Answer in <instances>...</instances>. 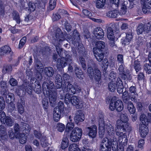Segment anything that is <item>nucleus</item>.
Instances as JSON below:
<instances>
[{"mask_svg": "<svg viewBox=\"0 0 151 151\" xmlns=\"http://www.w3.org/2000/svg\"><path fill=\"white\" fill-rule=\"evenodd\" d=\"M65 40L62 32L59 28H58L55 36L53 37L51 42L56 47V51L61 58H58L57 63L58 68H63L67 65V63L71 61V57L68 54L67 52H65L64 50L61 48L60 45L61 42Z\"/></svg>", "mask_w": 151, "mask_h": 151, "instance_id": "nucleus-1", "label": "nucleus"}, {"mask_svg": "<svg viewBox=\"0 0 151 151\" xmlns=\"http://www.w3.org/2000/svg\"><path fill=\"white\" fill-rule=\"evenodd\" d=\"M120 118V120H118L117 121L115 132L116 135L119 137V143L124 145L126 144L127 141L126 133V129L130 131L131 128L127 122L128 119L127 114H121Z\"/></svg>", "mask_w": 151, "mask_h": 151, "instance_id": "nucleus-2", "label": "nucleus"}, {"mask_svg": "<svg viewBox=\"0 0 151 151\" xmlns=\"http://www.w3.org/2000/svg\"><path fill=\"white\" fill-rule=\"evenodd\" d=\"M42 87L43 93L48 96L50 103L54 104L57 99V94L56 89L54 88V83L52 81L49 82L48 83L44 82Z\"/></svg>", "mask_w": 151, "mask_h": 151, "instance_id": "nucleus-3", "label": "nucleus"}, {"mask_svg": "<svg viewBox=\"0 0 151 151\" xmlns=\"http://www.w3.org/2000/svg\"><path fill=\"white\" fill-rule=\"evenodd\" d=\"M99 134L100 137L102 138L104 134L105 131L106 130L110 136H111L112 139L113 137H113L115 134V131L114 128L113 126L109 123H107L105 124L104 123V116L102 114H101L99 116ZM109 139H111L109 138Z\"/></svg>", "mask_w": 151, "mask_h": 151, "instance_id": "nucleus-4", "label": "nucleus"}, {"mask_svg": "<svg viewBox=\"0 0 151 151\" xmlns=\"http://www.w3.org/2000/svg\"><path fill=\"white\" fill-rule=\"evenodd\" d=\"M111 147L113 151H116L118 149L117 139L114 137L112 139L104 138L100 145V151H110Z\"/></svg>", "mask_w": 151, "mask_h": 151, "instance_id": "nucleus-5", "label": "nucleus"}, {"mask_svg": "<svg viewBox=\"0 0 151 151\" xmlns=\"http://www.w3.org/2000/svg\"><path fill=\"white\" fill-rule=\"evenodd\" d=\"M65 102L67 104L70 102L73 105L78 108H81L83 106L82 102L80 97L76 96H73L71 97V95L69 93L66 94L65 97Z\"/></svg>", "mask_w": 151, "mask_h": 151, "instance_id": "nucleus-6", "label": "nucleus"}, {"mask_svg": "<svg viewBox=\"0 0 151 151\" xmlns=\"http://www.w3.org/2000/svg\"><path fill=\"white\" fill-rule=\"evenodd\" d=\"M88 67L87 72L88 76L91 79H93V77L96 81H99L101 78V73L100 71L98 69H95L93 70V68L90 66L91 64H93L92 61L91 60L88 61Z\"/></svg>", "mask_w": 151, "mask_h": 151, "instance_id": "nucleus-7", "label": "nucleus"}, {"mask_svg": "<svg viewBox=\"0 0 151 151\" xmlns=\"http://www.w3.org/2000/svg\"><path fill=\"white\" fill-rule=\"evenodd\" d=\"M82 129L78 127L74 128L72 131L70 135V140L74 142L80 140L82 135Z\"/></svg>", "mask_w": 151, "mask_h": 151, "instance_id": "nucleus-8", "label": "nucleus"}, {"mask_svg": "<svg viewBox=\"0 0 151 151\" xmlns=\"http://www.w3.org/2000/svg\"><path fill=\"white\" fill-rule=\"evenodd\" d=\"M109 108L111 111H114L115 109L117 111H121L124 108L123 104L121 100H118L114 102L111 101Z\"/></svg>", "mask_w": 151, "mask_h": 151, "instance_id": "nucleus-9", "label": "nucleus"}, {"mask_svg": "<svg viewBox=\"0 0 151 151\" xmlns=\"http://www.w3.org/2000/svg\"><path fill=\"white\" fill-rule=\"evenodd\" d=\"M33 86L32 85H29L27 83H24L22 86L17 87L16 92L19 95H20V91H26L29 94H31L32 91Z\"/></svg>", "mask_w": 151, "mask_h": 151, "instance_id": "nucleus-10", "label": "nucleus"}, {"mask_svg": "<svg viewBox=\"0 0 151 151\" xmlns=\"http://www.w3.org/2000/svg\"><path fill=\"white\" fill-rule=\"evenodd\" d=\"M151 30V22L147 24H139L137 28V31L138 35L142 34L143 32H148Z\"/></svg>", "mask_w": 151, "mask_h": 151, "instance_id": "nucleus-11", "label": "nucleus"}, {"mask_svg": "<svg viewBox=\"0 0 151 151\" xmlns=\"http://www.w3.org/2000/svg\"><path fill=\"white\" fill-rule=\"evenodd\" d=\"M107 36L109 40V44L111 46L113 47L115 46L114 40L116 36V34L114 32L112 28L109 27L107 29Z\"/></svg>", "mask_w": 151, "mask_h": 151, "instance_id": "nucleus-12", "label": "nucleus"}, {"mask_svg": "<svg viewBox=\"0 0 151 151\" xmlns=\"http://www.w3.org/2000/svg\"><path fill=\"white\" fill-rule=\"evenodd\" d=\"M119 73L121 75L122 78L124 80L127 79L128 80H131L130 75L129 73L127 72H125L124 70V66L122 64L119 66L118 69Z\"/></svg>", "mask_w": 151, "mask_h": 151, "instance_id": "nucleus-13", "label": "nucleus"}, {"mask_svg": "<svg viewBox=\"0 0 151 151\" xmlns=\"http://www.w3.org/2000/svg\"><path fill=\"white\" fill-rule=\"evenodd\" d=\"M144 5L142 8L143 12L145 13L151 12V0H142Z\"/></svg>", "mask_w": 151, "mask_h": 151, "instance_id": "nucleus-14", "label": "nucleus"}, {"mask_svg": "<svg viewBox=\"0 0 151 151\" xmlns=\"http://www.w3.org/2000/svg\"><path fill=\"white\" fill-rule=\"evenodd\" d=\"M88 136L93 138L96 137L97 134V127L95 125L86 128Z\"/></svg>", "mask_w": 151, "mask_h": 151, "instance_id": "nucleus-15", "label": "nucleus"}, {"mask_svg": "<svg viewBox=\"0 0 151 151\" xmlns=\"http://www.w3.org/2000/svg\"><path fill=\"white\" fill-rule=\"evenodd\" d=\"M95 49L93 50L94 55L97 60L100 62L103 60L104 58V53L102 50Z\"/></svg>", "mask_w": 151, "mask_h": 151, "instance_id": "nucleus-16", "label": "nucleus"}, {"mask_svg": "<svg viewBox=\"0 0 151 151\" xmlns=\"http://www.w3.org/2000/svg\"><path fill=\"white\" fill-rule=\"evenodd\" d=\"M93 33L96 38L99 39L103 38L104 35L103 30L100 27L95 28L93 31Z\"/></svg>", "mask_w": 151, "mask_h": 151, "instance_id": "nucleus-17", "label": "nucleus"}, {"mask_svg": "<svg viewBox=\"0 0 151 151\" xmlns=\"http://www.w3.org/2000/svg\"><path fill=\"white\" fill-rule=\"evenodd\" d=\"M63 92H68L69 93L75 94L76 91V89L72 85L68 83L66 86L64 88H63Z\"/></svg>", "mask_w": 151, "mask_h": 151, "instance_id": "nucleus-18", "label": "nucleus"}, {"mask_svg": "<svg viewBox=\"0 0 151 151\" xmlns=\"http://www.w3.org/2000/svg\"><path fill=\"white\" fill-rule=\"evenodd\" d=\"M139 131L141 137H145L147 135L148 132V129L146 125L140 124Z\"/></svg>", "mask_w": 151, "mask_h": 151, "instance_id": "nucleus-19", "label": "nucleus"}, {"mask_svg": "<svg viewBox=\"0 0 151 151\" xmlns=\"http://www.w3.org/2000/svg\"><path fill=\"white\" fill-rule=\"evenodd\" d=\"M116 86L118 92L119 94L122 93L123 91L124 86L123 83L119 78H118L117 79Z\"/></svg>", "mask_w": 151, "mask_h": 151, "instance_id": "nucleus-20", "label": "nucleus"}, {"mask_svg": "<svg viewBox=\"0 0 151 151\" xmlns=\"http://www.w3.org/2000/svg\"><path fill=\"white\" fill-rule=\"evenodd\" d=\"M63 112L58 108H55L54 111V119L55 121L58 122L61 118V113Z\"/></svg>", "mask_w": 151, "mask_h": 151, "instance_id": "nucleus-21", "label": "nucleus"}, {"mask_svg": "<svg viewBox=\"0 0 151 151\" xmlns=\"http://www.w3.org/2000/svg\"><path fill=\"white\" fill-rule=\"evenodd\" d=\"M11 48L8 46L5 45L0 48V55H4L9 53L11 54Z\"/></svg>", "mask_w": 151, "mask_h": 151, "instance_id": "nucleus-22", "label": "nucleus"}, {"mask_svg": "<svg viewBox=\"0 0 151 151\" xmlns=\"http://www.w3.org/2000/svg\"><path fill=\"white\" fill-rule=\"evenodd\" d=\"M40 143L42 147L43 148V150L42 151H48L50 145L46 140L45 137L41 138Z\"/></svg>", "mask_w": 151, "mask_h": 151, "instance_id": "nucleus-23", "label": "nucleus"}, {"mask_svg": "<svg viewBox=\"0 0 151 151\" xmlns=\"http://www.w3.org/2000/svg\"><path fill=\"white\" fill-rule=\"evenodd\" d=\"M5 99L6 102L8 103L13 102L14 99V96L13 94L11 93H8L6 95H3Z\"/></svg>", "mask_w": 151, "mask_h": 151, "instance_id": "nucleus-24", "label": "nucleus"}, {"mask_svg": "<svg viewBox=\"0 0 151 151\" xmlns=\"http://www.w3.org/2000/svg\"><path fill=\"white\" fill-rule=\"evenodd\" d=\"M25 102L21 100L17 103V107L18 111L20 114H22L24 113V109L23 106Z\"/></svg>", "mask_w": 151, "mask_h": 151, "instance_id": "nucleus-25", "label": "nucleus"}, {"mask_svg": "<svg viewBox=\"0 0 151 151\" xmlns=\"http://www.w3.org/2000/svg\"><path fill=\"white\" fill-rule=\"evenodd\" d=\"M14 123V120L12 117L7 116L5 120L3 121L2 124H6L9 127H12Z\"/></svg>", "mask_w": 151, "mask_h": 151, "instance_id": "nucleus-26", "label": "nucleus"}, {"mask_svg": "<svg viewBox=\"0 0 151 151\" xmlns=\"http://www.w3.org/2000/svg\"><path fill=\"white\" fill-rule=\"evenodd\" d=\"M84 115L81 112V111H78L77 112L74 117V119L76 121L78 122H83L84 121Z\"/></svg>", "mask_w": 151, "mask_h": 151, "instance_id": "nucleus-27", "label": "nucleus"}, {"mask_svg": "<svg viewBox=\"0 0 151 151\" xmlns=\"http://www.w3.org/2000/svg\"><path fill=\"white\" fill-rule=\"evenodd\" d=\"M0 87L1 88V93L2 95H6V88L7 87V83L6 81H1L0 82Z\"/></svg>", "mask_w": 151, "mask_h": 151, "instance_id": "nucleus-28", "label": "nucleus"}, {"mask_svg": "<svg viewBox=\"0 0 151 151\" xmlns=\"http://www.w3.org/2000/svg\"><path fill=\"white\" fill-rule=\"evenodd\" d=\"M44 71L46 75L49 77H52L54 73V70L52 67H45Z\"/></svg>", "mask_w": 151, "mask_h": 151, "instance_id": "nucleus-29", "label": "nucleus"}, {"mask_svg": "<svg viewBox=\"0 0 151 151\" xmlns=\"http://www.w3.org/2000/svg\"><path fill=\"white\" fill-rule=\"evenodd\" d=\"M119 14V11L117 10L110 11L107 13L106 15L109 17L115 18Z\"/></svg>", "mask_w": 151, "mask_h": 151, "instance_id": "nucleus-30", "label": "nucleus"}, {"mask_svg": "<svg viewBox=\"0 0 151 151\" xmlns=\"http://www.w3.org/2000/svg\"><path fill=\"white\" fill-rule=\"evenodd\" d=\"M75 72L77 77L79 79H81L83 78L84 76L82 70L77 66L75 67Z\"/></svg>", "mask_w": 151, "mask_h": 151, "instance_id": "nucleus-31", "label": "nucleus"}, {"mask_svg": "<svg viewBox=\"0 0 151 151\" xmlns=\"http://www.w3.org/2000/svg\"><path fill=\"white\" fill-rule=\"evenodd\" d=\"M105 47V44L104 42L101 41H98L96 43V47L93 48V50L95 49L99 50H102Z\"/></svg>", "mask_w": 151, "mask_h": 151, "instance_id": "nucleus-32", "label": "nucleus"}, {"mask_svg": "<svg viewBox=\"0 0 151 151\" xmlns=\"http://www.w3.org/2000/svg\"><path fill=\"white\" fill-rule=\"evenodd\" d=\"M6 134V129L4 126H0V141L3 140Z\"/></svg>", "mask_w": 151, "mask_h": 151, "instance_id": "nucleus-33", "label": "nucleus"}, {"mask_svg": "<svg viewBox=\"0 0 151 151\" xmlns=\"http://www.w3.org/2000/svg\"><path fill=\"white\" fill-rule=\"evenodd\" d=\"M12 70V67L11 65H4L2 69V73L3 74L10 73Z\"/></svg>", "mask_w": 151, "mask_h": 151, "instance_id": "nucleus-34", "label": "nucleus"}, {"mask_svg": "<svg viewBox=\"0 0 151 151\" xmlns=\"http://www.w3.org/2000/svg\"><path fill=\"white\" fill-rule=\"evenodd\" d=\"M20 143L22 144L25 143L27 139V135L24 134H20L19 137Z\"/></svg>", "mask_w": 151, "mask_h": 151, "instance_id": "nucleus-35", "label": "nucleus"}, {"mask_svg": "<svg viewBox=\"0 0 151 151\" xmlns=\"http://www.w3.org/2000/svg\"><path fill=\"white\" fill-rule=\"evenodd\" d=\"M80 40V35L76 30L73 31L72 40L74 42H78Z\"/></svg>", "mask_w": 151, "mask_h": 151, "instance_id": "nucleus-36", "label": "nucleus"}, {"mask_svg": "<svg viewBox=\"0 0 151 151\" xmlns=\"http://www.w3.org/2000/svg\"><path fill=\"white\" fill-rule=\"evenodd\" d=\"M127 108L128 110L131 113L133 114L135 113L136 109L132 102L130 101L128 102Z\"/></svg>", "mask_w": 151, "mask_h": 151, "instance_id": "nucleus-37", "label": "nucleus"}, {"mask_svg": "<svg viewBox=\"0 0 151 151\" xmlns=\"http://www.w3.org/2000/svg\"><path fill=\"white\" fill-rule=\"evenodd\" d=\"M68 145V140L66 137H63L61 142V148L64 149L67 147Z\"/></svg>", "mask_w": 151, "mask_h": 151, "instance_id": "nucleus-38", "label": "nucleus"}, {"mask_svg": "<svg viewBox=\"0 0 151 151\" xmlns=\"http://www.w3.org/2000/svg\"><path fill=\"white\" fill-rule=\"evenodd\" d=\"M140 120L142 123L141 124L147 125L148 123V119L146 115L144 114H142L140 116Z\"/></svg>", "mask_w": 151, "mask_h": 151, "instance_id": "nucleus-39", "label": "nucleus"}, {"mask_svg": "<svg viewBox=\"0 0 151 151\" xmlns=\"http://www.w3.org/2000/svg\"><path fill=\"white\" fill-rule=\"evenodd\" d=\"M106 3V0H97L96 6L98 8H101L103 7Z\"/></svg>", "mask_w": 151, "mask_h": 151, "instance_id": "nucleus-40", "label": "nucleus"}, {"mask_svg": "<svg viewBox=\"0 0 151 151\" xmlns=\"http://www.w3.org/2000/svg\"><path fill=\"white\" fill-rule=\"evenodd\" d=\"M69 151H81L78 146L75 143L70 145L69 147Z\"/></svg>", "mask_w": 151, "mask_h": 151, "instance_id": "nucleus-41", "label": "nucleus"}, {"mask_svg": "<svg viewBox=\"0 0 151 151\" xmlns=\"http://www.w3.org/2000/svg\"><path fill=\"white\" fill-rule=\"evenodd\" d=\"M17 132H16L15 131L14 132L13 129L12 128H10L9 129L8 132V135L10 139H13L15 137H17Z\"/></svg>", "mask_w": 151, "mask_h": 151, "instance_id": "nucleus-42", "label": "nucleus"}, {"mask_svg": "<svg viewBox=\"0 0 151 151\" xmlns=\"http://www.w3.org/2000/svg\"><path fill=\"white\" fill-rule=\"evenodd\" d=\"M56 128L58 132H62L65 129V126L61 123H58L56 125Z\"/></svg>", "mask_w": 151, "mask_h": 151, "instance_id": "nucleus-43", "label": "nucleus"}, {"mask_svg": "<svg viewBox=\"0 0 151 151\" xmlns=\"http://www.w3.org/2000/svg\"><path fill=\"white\" fill-rule=\"evenodd\" d=\"M13 16L14 19L16 21L17 23L19 24L20 21L18 13L16 11H13Z\"/></svg>", "mask_w": 151, "mask_h": 151, "instance_id": "nucleus-44", "label": "nucleus"}, {"mask_svg": "<svg viewBox=\"0 0 151 151\" xmlns=\"http://www.w3.org/2000/svg\"><path fill=\"white\" fill-rule=\"evenodd\" d=\"M114 81H111L108 84V88L109 90L111 92H114L115 91L116 88V85Z\"/></svg>", "mask_w": 151, "mask_h": 151, "instance_id": "nucleus-45", "label": "nucleus"}, {"mask_svg": "<svg viewBox=\"0 0 151 151\" xmlns=\"http://www.w3.org/2000/svg\"><path fill=\"white\" fill-rule=\"evenodd\" d=\"M134 67L136 72L142 69L139 62L137 60H135L134 62Z\"/></svg>", "mask_w": 151, "mask_h": 151, "instance_id": "nucleus-46", "label": "nucleus"}, {"mask_svg": "<svg viewBox=\"0 0 151 151\" xmlns=\"http://www.w3.org/2000/svg\"><path fill=\"white\" fill-rule=\"evenodd\" d=\"M109 63L108 59L106 58L102 60L101 63L102 67L104 70L107 69Z\"/></svg>", "mask_w": 151, "mask_h": 151, "instance_id": "nucleus-47", "label": "nucleus"}, {"mask_svg": "<svg viewBox=\"0 0 151 151\" xmlns=\"http://www.w3.org/2000/svg\"><path fill=\"white\" fill-rule=\"evenodd\" d=\"M138 96V95L137 93L130 94L129 98L133 102H136Z\"/></svg>", "mask_w": 151, "mask_h": 151, "instance_id": "nucleus-48", "label": "nucleus"}, {"mask_svg": "<svg viewBox=\"0 0 151 151\" xmlns=\"http://www.w3.org/2000/svg\"><path fill=\"white\" fill-rule=\"evenodd\" d=\"M116 73L114 71L111 72L109 76V79L111 81H114L116 77Z\"/></svg>", "mask_w": 151, "mask_h": 151, "instance_id": "nucleus-49", "label": "nucleus"}, {"mask_svg": "<svg viewBox=\"0 0 151 151\" xmlns=\"http://www.w3.org/2000/svg\"><path fill=\"white\" fill-rule=\"evenodd\" d=\"M56 0H50L49 2V8L51 10H53L55 7Z\"/></svg>", "mask_w": 151, "mask_h": 151, "instance_id": "nucleus-50", "label": "nucleus"}, {"mask_svg": "<svg viewBox=\"0 0 151 151\" xmlns=\"http://www.w3.org/2000/svg\"><path fill=\"white\" fill-rule=\"evenodd\" d=\"M28 6V10L30 11L33 12L36 9V6L35 4L32 2H30L29 3Z\"/></svg>", "mask_w": 151, "mask_h": 151, "instance_id": "nucleus-51", "label": "nucleus"}, {"mask_svg": "<svg viewBox=\"0 0 151 151\" xmlns=\"http://www.w3.org/2000/svg\"><path fill=\"white\" fill-rule=\"evenodd\" d=\"M74 127V124L72 122H68L67 124L66 127L65 131L68 132H69L73 129Z\"/></svg>", "mask_w": 151, "mask_h": 151, "instance_id": "nucleus-52", "label": "nucleus"}, {"mask_svg": "<svg viewBox=\"0 0 151 151\" xmlns=\"http://www.w3.org/2000/svg\"><path fill=\"white\" fill-rule=\"evenodd\" d=\"M144 69L147 73H151V65L148 64H146L144 66Z\"/></svg>", "mask_w": 151, "mask_h": 151, "instance_id": "nucleus-53", "label": "nucleus"}, {"mask_svg": "<svg viewBox=\"0 0 151 151\" xmlns=\"http://www.w3.org/2000/svg\"><path fill=\"white\" fill-rule=\"evenodd\" d=\"M5 106V104L3 98L1 97H0V110L4 109Z\"/></svg>", "mask_w": 151, "mask_h": 151, "instance_id": "nucleus-54", "label": "nucleus"}, {"mask_svg": "<svg viewBox=\"0 0 151 151\" xmlns=\"http://www.w3.org/2000/svg\"><path fill=\"white\" fill-rule=\"evenodd\" d=\"M6 117L7 116H6V115L4 111L2 110L0 111V120L1 123Z\"/></svg>", "mask_w": 151, "mask_h": 151, "instance_id": "nucleus-55", "label": "nucleus"}, {"mask_svg": "<svg viewBox=\"0 0 151 151\" xmlns=\"http://www.w3.org/2000/svg\"><path fill=\"white\" fill-rule=\"evenodd\" d=\"M26 37H23L20 40L19 44V47L21 48L23 46L25 43L26 40Z\"/></svg>", "mask_w": 151, "mask_h": 151, "instance_id": "nucleus-56", "label": "nucleus"}, {"mask_svg": "<svg viewBox=\"0 0 151 151\" xmlns=\"http://www.w3.org/2000/svg\"><path fill=\"white\" fill-rule=\"evenodd\" d=\"M10 84L13 86L17 85V81L14 78H11L9 81Z\"/></svg>", "mask_w": 151, "mask_h": 151, "instance_id": "nucleus-57", "label": "nucleus"}, {"mask_svg": "<svg viewBox=\"0 0 151 151\" xmlns=\"http://www.w3.org/2000/svg\"><path fill=\"white\" fill-rule=\"evenodd\" d=\"M83 14L85 16H87L88 17L91 18V17L92 16V14L91 12L87 9H84L82 11Z\"/></svg>", "mask_w": 151, "mask_h": 151, "instance_id": "nucleus-58", "label": "nucleus"}, {"mask_svg": "<svg viewBox=\"0 0 151 151\" xmlns=\"http://www.w3.org/2000/svg\"><path fill=\"white\" fill-rule=\"evenodd\" d=\"M30 129L31 128L30 127L28 124H24L23 126V128H22V130L24 131V130H26L27 131V132H26V133L29 132Z\"/></svg>", "mask_w": 151, "mask_h": 151, "instance_id": "nucleus-59", "label": "nucleus"}, {"mask_svg": "<svg viewBox=\"0 0 151 151\" xmlns=\"http://www.w3.org/2000/svg\"><path fill=\"white\" fill-rule=\"evenodd\" d=\"M55 108H58L60 110L63 111L64 109V105L63 102L60 101L58 103V106Z\"/></svg>", "mask_w": 151, "mask_h": 151, "instance_id": "nucleus-60", "label": "nucleus"}, {"mask_svg": "<svg viewBox=\"0 0 151 151\" xmlns=\"http://www.w3.org/2000/svg\"><path fill=\"white\" fill-rule=\"evenodd\" d=\"M79 60L81 63L82 68L84 70H85L86 68L84 58L82 57H80L79 58Z\"/></svg>", "mask_w": 151, "mask_h": 151, "instance_id": "nucleus-61", "label": "nucleus"}, {"mask_svg": "<svg viewBox=\"0 0 151 151\" xmlns=\"http://www.w3.org/2000/svg\"><path fill=\"white\" fill-rule=\"evenodd\" d=\"M127 12L126 6L125 5H122L121 7L120 12V14L121 15H124Z\"/></svg>", "mask_w": 151, "mask_h": 151, "instance_id": "nucleus-62", "label": "nucleus"}, {"mask_svg": "<svg viewBox=\"0 0 151 151\" xmlns=\"http://www.w3.org/2000/svg\"><path fill=\"white\" fill-rule=\"evenodd\" d=\"M117 59L118 62L121 63V64H123L124 63L123 57L122 55L119 54L117 55Z\"/></svg>", "mask_w": 151, "mask_h": 151, "instance_id": "nucleus-63", "label": "nucleus"}, {"mask_svg": "<svg viewBox=\"0 0 151 151\" xmlns=\"http://www.w3.org/2000/svg\"><path fill=\"white\" fill-rule=\"evenodd\" d=\"M128 96V91H125L123 93L122 98L124 101L125 103L126 102V101H127Z\"/></svg>", "mask_w": 151, "mask_h": 151, "instance_id": "nucleus-64", "label": "nucleus"}]
</instances>
